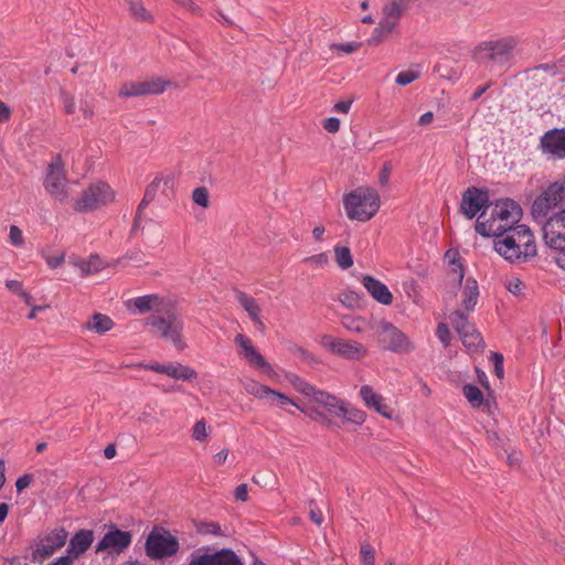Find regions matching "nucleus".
Returning a JSON list of instances; mask_svg holds the SVG:
<instances>
[{
  "instance_id": "nucleus-1",
  "label": "nucleus",
  "mask_w": 565,
  "mask_h": 565,
  "mask_svg": "<svg viewBox=\"0 0 565 565\" xmlns=\"http://www.w3.org/2000/svg\"><path fill=\"white\" fill-rule=\"evenodd\" d=\"M522 209L510 199L490 202L479 214L476 232L484 237H494L493 248L510 263H524L536 255V245L531 230L520 224Z\"/></svg>"
},
{
  "instance_id": "nucleus-2",
  "label": "nucleus",
  "mask_w": 565,
  "mask_h": 565,
  "mask_svg": "<svg viewBox=\"0 0 565 565\" xmlns=\"http://www.w3.org/2000/svg\"><path fill=\"white\" fill-rule=\"evenodd\" d=\"M287 380L298 393L323 407L330 415L342 417L345 422L356 426L365 423L366 414L362 409L350 405L333 394L319 390L295 373L287 374Z\"/></svg>"
},
{
  "instance_id": "nucleus-3",
  "label": "nucleus",
  "mask_w": 565,
  "mask_h": 565,
  "mask_svg": "<svg viewBox=\"0 0 565 565\" xmlns=\"http://www.w3.org/2000/svg\"><path fill=\"white\" fill-rule=\"evenodd\" d=\"M145 324L151 327L154 335L172 343L177 350L182 351L186 348L183 339L184 320L174 305L152 312L145 319Z\"/></svg>"
},
{
  "instance_id": "nucleus-4",
  "label": "nucleus",
  "mask_w": 565,
  "mask_h": 565,
  "mask_svg": "<svg viewBox=\"0 0 565 565\" xmlns=\"http://www.w3.org/2000/svg\"><path fill=\"white\" fill-rule=\"evenodd\" d=\"M343 204L350 220L365 222L379 211L380 196L375 190L361 186L347 194Z\"/></svg>"
},
{
  "instance_id": "nucleus-5",
  "label": "nucleus",
  "mask_w": 565,
  "mask_h": 565,
  "mask_svg": "<svg viewBox=\"0 0 565 565\" xmlns=\"http://www.w3.org/2000/svg\"><path fill=\"white\" fill-rule=\"evenodd\" d=\"M516 43V39L512 36L484 41L475 49L473 56L486 66L503 65L511 60Z\"/></svg>"
},
{
  "instance_id": "nucleus-6",
  "label": "nucleus",
  "mask_w": 565,
  "mask_h": 565,
  "mask_svg": "<svg viewBox=\"0 0 565 565\" xmlns=\"http://www.w3.org/2000/svg\"><path fill=\"white\" fill-rule=\"evenodd\" d=\"M116 199L115 190L105 181L90 182L73 203L74 211L87 213L111 204Z\"/></svg>"
},
{
  "instance_id": "nucleus-7",
  "label": "nucleus",
  "mask_w": 565,
  "mask_h": 565,
  "mask_svg": "<svg viewBox=\"0 0 565 565\" xmlns=\"http://www.w3.org/2000/svg\"><path fill=\"white\" fill-rule=\"evenodd\" d=\"M372 328L385 350L394 353H408L413 351L414 345L412 341L392 322L380 320Z\"/></svg>"
},
{
  "instance_id": "nucleus-8",
  "label": "nucleus",
  "mask_w": 565,
  "mask_h": 565,
  "mask_svg": "<svg viewBox=\"0 0 565 565\" xmlns=\"http://www.w3.org/2000/svg\"><path fill=\"white\" fill-rule=\"evenodd\" d=\"M146 553L151 559L173 556L179 551L178 540L164 529H153L146 541Z\"/></svg>"
},
{
  "instance_id": "nucleus-9",
  "label": "nucleus",
  "mask_w": 565,
  "mask_h": 565,
  "mask_svg": "<svg viewBox=\"0 0 565 565\" xmlns=\"http://www.w3.org/2000/svg\"><path fill=\"white\" fill-rule=\"evenodd\" d=\"M565 199V182H555L551 184L542 194H540L532 205V214L535 218H548L551 213Z\"/></svg>"
},
{
  "instance_id": "nucleus-10",
  "label": "nucleus",
  "mask_w": 565,
  "mask_h": 565,
  "mask_svg": "<svg viewBox=\"0 0 565 565\" xmlns=\"http://www.w3.org/2000/svg\"><path fill=\"white\" fill-rule=\"evenodd\" d=\"M45 190L61 203H64L68 199L66 190L67 180L64 172V163L60 156H56L50 163L45 179Z\"/></svg>"
},
{
  "instance_id": "nucleus-11",
  "label": "nucleus",
  "mask_w": 565,
  "mask_h": 565,
  "mask_svg": "<svg viewBox=\"0 0 565 565\" xmlns=\"http://www.w3.org/2000/svg\"><path fill=\"white\" fill-rule=\"evenodd\" d=\"M321 345L330 353L345 360L360 361L366 353V348L358 341H349L333 335H323Z\"/></svg>"
},
{
  "instance_id": "nucleus-12",
  "label": "nucleus",
  "mask_w": 565,
  "mask_h": 565,
  "mask_svg": "<svg viewBox=\"0 0 565 565\" xmlns=\"http://www.w3.org/2000/svg\"><path fill=\"white\" fill-rule=\"evenodd\" d=\"M450 322L460 335L463 345L477 352L483 348V341L477 329L468 321L466 313L461 310L454 311L450 317Z\"/></svg>"
},
{
  "instance_id": "nucleus-13",
  "label": "nucleus",
  "mask_w": 565,
  "mask_h": 565,
  "mask_svg": "<svg viewBox=\"0 0 565 565\" xmlns=\"http://www.w3.org/2000/svg\"><path fill=\"white\" fill-rule=\"evenodd\" d=\"M545 244L557 249L565 246V210L551 214L543 225Z\"/></svg>"
},
{
  "instance_id": "nucleus-14",
  "label": "nucleus",
  "mask_w": 565,
  "mask_h": 565,
  "mask_svg": "<svg viewBox=\"0 0 565 565\" xmlns=\"http://www.w3.org/2000/svg\"><path fill=\"white\" fill-rule=\"evenodd\" d=\"M169 82L160 77L146 79L142 82H128L121 85L118 94L120 97H138L152 94H161L169 86Z\"/></svg>"
},
{
  "instance_id": "nucleus-15",
  "label": "nucleus",
  "mask_w": 565,
  "mask_h": 565,
  "mask_svg": "<svg viewBox=\"0 0 565 565\" xmlns=\"http://www.w3.org/2000/svg\"><path fill=\"white\" fill-rule=\"evenodd\" d=\"M130 543L131 534L128 531H122L111 526L97 543L96 552L105 551L108 554H120L130 545Z\"/></svg>"
},
{
  "instance_id": "nucleus-16",
  "label": "nucleus",
  "mask_w": 565,
  "mask_h": 565,
  "mask_svg": "<svg viewBox=\"0 0 565 565\" xmlns=\"http://www.w3.org/2000/svg\"><path fill=\"white\" fill-rule=\"evenodd\" d=\"M67 532L63 527L54 529L40 537L35 545V554L41 557H49L62 548L67 541Z\"/></svg>"
},
{
  "instance_id": "nucleus-17",
  "label": "nucleus",
  "mask_w": 565,
  "mask_h": 565,
  "mask_svg": "<svg viewBox=\"0 0 565 565\" xmlns=\"http://www.w3.org/2000/svg\"><path fill=\"white\" fill-rule=\"evenodd\" d=\"M488 193L477 188H469L462 194L460 210L462 214L472 220L480 211L489 204Z\"/></svg>"
},
{
  "instance_id": "nucleus-18",
  "label": "nucleus",
  "mask_w": 565,
  "mask_h": 565,
  "mask_svg": "<svg viewBox=\"0 0 565 565\" xmlns=\"http://www.w3.org/2000/svg\"><path fill=\"white\" fill-rule=\"evenodd\" d=\"M172 180L169 177L157 175L151 183L147 186L145 195L138 205L137 214L135 218L134 228L140 225V218L142 211L149 205V203L156 198L158 192H162L164 195H169Z\"/></svg>"
},
{
  "instance_id": "nucleus-19",
  "label": "nucleus",
  "mask_w": 565,
  "mask_h": 565,
  "mask_svg": "<svg viewBox=\"0 0 565 565\" xmlns=\"http://www.w3.org/2000/svg\"><path fill=\"white\" fill-rule=\"evenodd\" d=\"M543 153L554 158H565V129H552L546 131L541 138Z\"/></svg>"
},
{
  "instance_id": "nucleus-20",
  "label": "nucleus",
  "mask_w": 565,
  "mask_h": 565,
  "mask_svg": "<svg viewBox=\"0 0 565 565\" xmlns=\"http://www.w3.org/2000/svg\"><path fill=\"white\" fill-rule=\"evenodd\" d=\"M234 342L241 349V353L250 365L256 366L268 374L273 372L270 364L264 359L246 335L241 333L237 334Z\"/></svg>"
},
{
  "instance_id": "nucleus-21",
  "label": "nucleus",
  "mask_w": 565,
  "mask_h": 565,
  "mask_svg": "<svg viewBox=\"0 0 565 565\" xmlns=\"http://www.w3.org/2000/svg\"><path fill=\"white\" fill-rule=\"evenodd\" d=\"M409 0H390L382 9V18L379 23L392 33L399 24L403 13L408 9Z\"/></svg>"
},
{
  "instance_id": "nucleus-22",
  "label": "nucleus",
  "mask_w": 565,
  "mask_h": 565,
  "mask_svg": "<svg viewBox=\"0 0 565 565\" xmlns=\"http://www.w3.org/2000/svg\"><path fill=\"white\" fill-rule=\"evenodd\" d=\"M359 395L367 408L375 411L385 418H392V409L384 403V397L376 393L371 385H362Z\"/></svg>"
},
{
  "instance_id": "nucleus-23",
  "label": "nucleus",
  "mask_w": 565,
  "mask_h": 565,
  "mask_svg": "<svg viewBox=\"0 0 565 565\" xmlns=\"http://www.w3.org/2000/svg\"><path fill=\"white\" fill-rule=\"evenodd\" d=\"M67 262L79 271L81 277L97 274L106 266L97 254H92L88 258H83L78 255L72 254L68 256Z\"/></svg>"
},
{
  "instance_id": "nucleus-24",
  "label": "nucleus",
  "mask_w": 565,
  "mask_h": 565,
  "mask_svg": "<svg viewBox=\"0 0 565 565\" xmlns=\"http://www.w3.org/2000/svg\"><path fill=\"white\" fill-rule=\"evenodd\" d=\"M94 540L93 531L82 530L76 532L70 540L68 546L65 551V556H68L74 563L92 545Z\"/></svg>"
},
{
  "instance_id": "nucleus-25",
  "label": "nucleus",
  "mask_w": 565,
  "mask_h": 565,
  "mask_svg": "<svg viewBox=\"0 0 565 565\" xmlns=\"http://www.w3.org/2000/svg\"><path fill=\"white\" fill-rule=\"evenodd\" d=\"M361 282L372 298L379 303L384 306L392 303L393 295L385 284L369 275L362 276Z\"/></svg>"
},
{
  "instance_id": "nucleus-26",
  "label": "nucleus",
  "mask_w": 565,
  "mask_h": 565,
  "mask_svg": "<svg viewBox=\"0 0 565 565\" xmlns=\"http://www.w3.org/2000/svg\"><path fill=\"white\" fill-rule=\"evenodd\" d=\"M235 298L241 307L247 312L254 324L259 329H264L265 324L260 317L262 309L258 301L254 297L241 290L235 291Z\"/></svg>"
},
{
  "instance_id": "nucleus-27",
  "label": "nucleus",
  "mask_w": 565,
  "mask_h": 565,
  "mask_svg": "<svg viewBox=\"0 0 565 565\" xmlns=\"http://www.w3.org/2000/svg\"><path fill=\"white\" fill-rule=\"evenodd\" d=\"M268 399H273V401L275 399L277 402V405L280 408H285L287 405H290V406L297 407L300 412L308 414L309 416H312V414H315V418L321 419L322 424L324 426H327V427L333 426L332 420L329 419L323 412L318 411V409H311L310 412H308L305 407H301L294 399L289 398L288 396H286L285 394H282L279 391L271 388Z\"/></svg>"
},
{
  "instance_id": "nucleus-28",
  "label": "nucleus",
  "mask_w": 565,
  "mask_h": 565,
  "mask_svg": "<svg viewBox=\"0 0 565 565\" xmlns=\"http://www.w3.org/2000/svg\"><path fill=\"white\" fill-rule=\"evenodd\" d=\"M445 262L448 264L447 277L450 281L461 286L465 277V269L460 260V255L455 249H449L445 254Z\"/></svg>"
},
{
  "instance_id": "nucleus-29",
  "label": "nucleus",
  "mask_w": 565,
  "mask_h": 565,
  "mask_svg": "<svg viewBox=\"0 0 565 565\" xmlns=\"http://www.w3.org/2000/svg\"><path fill=\"white\" fill-rule=\"evenodd\" d=\"M461 306L465 313L475 309L479 298V286L475 278L468 277L461 290Z\"/></svg>"
},
{
  "instance_id": "nucleus-30",
  "label": "nucleus",
  "mask_w": 565,
  "mask_h": 565,
  "mask_svg": "<svg viewBox=\"0 0 565 565\" xmlns=\"http://www.w3.org/2000/svg\"><path fill=\"white\" fill-rule=\"evenodd\" d=\"M130 301L134 303L136 310L139 313H145L148 311L158 312V310L162 309L163 307L171 305V302L163 301L158 295L154 294L140 296Z\"/></svg>"
},
{
  "instance_id": "nucleus-31",
  "label": "nucleus",
  "mask_w": 565,
  "mask_h": 565,
  "mask_svg": "<svg viewBox=\"0 0 565 565\" xmlns=\"http://www.w3.org/2000/svg\"><path fill=\"white\" fill-rule=\"evenodd\" d=\"M114 324L115 323L110 317L100 312H95L84 324V330L104 334L110 331L114 328Z\"/></svg>"
},
{
  "instance_id": "nucleus-32",
  "label": "nucleus",
  "mask_w": 565,
  "mask_h": 565,
  "mask_svg": "<svg viewBox=\"0 0 565 565\" xmlns=\"http://www.w3.org/2000/svg\"><path fill=\"white\" fill-rule=\"evenodd\" d=\"M164 374L174 380L192 381L196 377L194 369L179 362L166 363Z\"/></svg>"
},
{
  "instance_id": "nucleus-33",
  "label": "nucleus",
  "mask_w": 565,
  "mask_h": 565,
  "mask_svg": "<svg viewBox=\"0 0 565 565\" xmlns=\"http://www.w3.org/2000/svg\"><path fill=\"white\" fill-rule=\"evenodd\" d=\"M211 565H244L239 557L230 548H222L209 554Z\"/></svg>"
},
{
  "instance_id": "nucleus-34",
  "label": "nucleus",
  "mask_w": 565,
  "mask_h": 565,
  "mask_svg": "<svg viewBox=\"0 0 565 565\" xmlns=\"http://www.w3.org/2000/svg\"><path fill=\"white\" fill-rule=\"evenodd\" d=\"M333 250L335 263L341 269L345 270L353 266V256L349 247L335 245Z\"/></svg>"
},
{
  "instance_id": "nucleus-35",
  "label": "nucleus",
  "mask_w": 565,
  "mask_h": 565,
  "mask_svg": "<svg viewBox=\"0 0 565 565\" xmlns=\"http://www.w3.org/2000/svg\"><path fill=\"white\" fill-rule=\"evenodd\" d=\"M244 388L248 394H250L257 398H267L268 399L269 394L271 392V388L269 386L260 384L254 380H247L244 383Z\"/></svg>"
},
{
  "instance_id": "nucleus-36",
  "label": "nucleus",
  "mask_w": 565,
  "mask_h": 565,
  "mask_svg": "<svg viewBox=\"0 0 565 565\" xmlns=\"http://www.w3.org/2000/svg\"><path fill=\"white\" fill-rule=\"evenodd\" d=\"M463 395L472 407H479L483 403V394L475 384H466L462 388Z\"/></svg>"
},
{
  "instance_id": "nucleus-37",
  "label": "nucleus",
  "mask_w": 565,
  "mask_h": 565,
  "mask_svg": "<svg viewBox=\"0 0 565 565\" xmlns=\"http://www.w3.org/2000/svg\"><path fill=\"white\" fill-rule=\"evenodd\" d=\"M129 11L134 18L140 21H150L152 15L147 11L140 0H128Z\"/></svg>"
},
{
  "instance_id": "nucleus-38",
  "label": "nucleus",
  "mask_w": 565,
  "mask_h": 565,
  "mask_svg": "<svg viewBox=\"0 0 565 565\" xmlns=\"http://www.w3.org/2000/svg\"><path fill=\"white\" fill-rule=\"evenodd\" d=\"M198 533L202 535L224 536L225 533L216 522H200L196 525Z\"/></svg>"
},
{
  "instance_id": "nucleus-39",
  "label": "nucleus",
  "mask_w": 565,
  "mask_h": 565,
  "mask_svg": "<svg viewBox=\"0 0 565 565\" xmlns=\"http://www.w3.org/2000/svg\"><path fill=\"white\" fill-rule=\"evenodd\" d=\"M192 200L195 204L206 209L210 204V195L205 186L195 188L192 192Z\"/></svg>"
},
{
  "instance_id": "nucleus-40",
  "label": "nucleus",
  "mask_w": 565,
  "mask_h": 565,
  "mask_svg": "<svg viewBox=\"0 0 565 565\" xmlns=\"http://www.w3.org/2000/svg\"><path fill=\"white\" fill-rule=\"evenodd\" d=\"M342 326L353 332L360 333L364 330V322L360 318H355L353 316H343L341 319Z\"/></svg>"
},
{
  "instance_id": "nucleus-41",
  "label": "nucleus",
  "mask_w": 565,
  "mask_h": 565,
  "mask_svg": "<svg viewBox=\"0 0 565 565\" xmlns=\"http://www.w3.org/2000/svg\"><path fill=\"white\" fill-rule=\"evenodd\" d=\"M60 99L62 102L63 109L66 114L73 115L76 113V109H77L76 103H75L74 97L70 93H67L64 89H61Z\"/></svg>"
},
{
  "instance_id": "nucleus-42",
  "label": "nucleus",
  "mask_w": 565,
  "mask_h": 565,
  "mask_svg": "<svg viewBox=\"0 0 565 565\" xmlns=\"http://www.w3.org/2000/svg\"><path fill=\"white\" fill-rule=\"evenodd\" d=\"M418 76H419V73L414 70L403 71L397 74V76L395 78V83L401 86H406V85L413 83L414 81H416L418 78Z\"/></svg>"
},
{
  "instance_id": "nucleus-43",
  "label": "nucleus",
  "mask_w": 565,
  "mask_h": 565,
  "mask_svg": "<svg viewBox=\"0 0 565 565\" xmlns=\"http://www.w3.org/2000/svg\"><path fill=\"white\" fill-rule=\"evenodd\" d=\"M392 32L383 28L381 23L373 30L371 38L367 40L369 44H379L383 42Z\"/></svg>"
},
{
  "instance_id": "nucleus-44",
  "label": "nucleus",
  "mask_w": 565,
  "mask_h": 565,
  "mask_svg": "<svg viewBox=\"0 0 565 565\" xmlns=\"http://www.w3.org/2000/svg\"><path fill=\"white\" fill-rule=\"evenodd\" d=\"M302 263L309 264L313 267H324L329 264V256L327 253H319L303 258Z\"/></svg>"
},
{
  "instance_id": "nucleus-45",
  "label": "nucleus",
  "mask_w": 565,
  "mask_h": 565,
  "mask_svg": "<svg viewBox=\"0 0 565 565\" xmlns=\"http://www.w3.org/2000/svg\"><path fill=\"white\" fill-rule=\"evenodd\" d=\"M360 553H361V561H362L363 565H375L374 551L370 544H367V543L362 544Z\"/></svg>"
},
{
  "instance_id": "nucleus-46",
  "label": "nucleus",
  "mask_w": 565,
  "mask_h": 565,
  "mask_svg": "<svg viewBox=\"0 0 565 565\" xmlns=\"http://www.w3.org/2000/svg\"><path fill=\"white\" fill-rule=\"evenodd\" d=\"M207 437V428L204 419L195 423L192 429V438L198 441H203Z\"/></svg>"
},
{
  "instance_id": "nucleus-47",
  "label": "nucleus",
  "mask_w": 565,
  "mask_h": 565,
  "mask_svg": "<svg viewBox=\"0 0 565 565\" xmlns=\"http://www.w3.org/2000/svg\"><path fill=\"white\" fill-rule=\"evenodd\" d=\"M505 287L511 294L515 296L522 295L524 290L523 281L516 277L508 279V281L505 282Z\"/></svg>"
},
{
  "instance_id": "nucleus-48",
  "label": "nucleus",
  "mask_w": 565,
  "mask_h": 565,
  "mask_svg": "<svg viewBox=\"0 0 565 565\" xmlns=\"http://www.w3.org/2000/svg\"><path fill=\"white\" fill-rule=\"evenodd\" d=\"M436 335L444 344V347H448L450 342V331L446 323L440 322L437 326Z\"/></svg>"
},
{
  "instance_id": "nucleus-49",
  "label": "nucleus",
  "mask_w": 565,
  "mask_h": 565,
  "mask_svg": "<svg viewBox=\"0 0 565 565\" xmlns=\"http://www.w3.org/2000/svg\"><path fill=\"white\" fill-rule=\"evenodd\" d=\"M9 239L10 243L14 246H22L24 243L22 231L18 226L11 225L9 232Z\"/></svg>"
},
{
  "instance_id": "nucleus-50",
  "label": "nucleus",
  "mask_w": 565,
  "mask_h": 565,
  "mask_svg": "<svg viewBox=\"0 0 565 565\" xmlns=\"http://www.w3.org/2000/svg\"><path fill=\"white\" fill-rule=\"evenodd\" d=\"M42 257L45 259L47 266L51 269H55V268L60 267L65 262L64 254H60L56 256H49V255H45L44 253H42Z\"/></svg>"
},
{
  "instance_id": "nucleus-51",
  "label": "nucleus",
  "mask_w": 565,
  "mask_h": 565,
  "mask_svg": "<svg viewBox=\"0 0 565 565\" xmlns=\"http://www.w3.org/2000/svg\"><path fill=\"white\" fill-rule=\"evenodd\" d=\"M360 44L356 42H350V43H337L332 44V49L343 52L345 54H350L359 49Z\"/></svg>"
},
{
  "instance_id": "nucleus-52",
  "label": "nucleus",
  "mask_w": 565,
  "mask_h": 565,
  "mask_svg": "<svg viewBox=\"0 0 565 565\" xmlns=\"http://www.w3.org/2000/svg\"><path fill=\"white\" fill-rule=\"evenodd\" d=\"M491 359L494 364V373L495 375L501 379L503 376V356L500 353H492Z\"/></svg>"
},
{
  "instance_id": "nucleus-53",
  "label": "nucleus",
  "mask_w": 565,
  "mask_h": 565,
  "mask_svg": "<svg viewBox=\"0 0 565 565\" xmlns=\"http://www.w3.org/2000/svg\"><path fill=\"white\" fill-rule=\"evenodd\" d=\"M552 259L558 268L565 271V246L555 249Z\"/></svg>"
},
{
  "instance_id": "nucleus-54",
  "label": "nucleus",
  "mask_w": 565,
  "mask_h": 565,
  "mask_svg": "<svg viewBox=\"0 0 565 565\" xmlns=\"http://www.w3.org/2000/svg\"><path fill=\"white\" fill-rule=\"evenodd\" d=\"M323 128L331 134L338 132L340 129V120L337 117H329L324 119Z\"/></svg>"
},
{
  "instance_id": "nucleus-55",
  "label": "nucleus",
  "mask_w": 565,
  "mask_h": 565,
  "mask_svg": "<svg viewBox=\"0 0 565 565\" xmlns=\"http://www.w3.org/2000/svg\"><path fill=\"white\" fill-rule=\"evenodd\" d=\"M32 482V476L31 475H23L19 477L15 481V488L18 492L23 491L26 489Z\"/></svg>"
},
{
  "instance_id": "nucleus-56",
  "label": "nucleus",
  "mask_w": 565,
  "mask_h": 565,
  "mask_svg": "<svg viewBox=\"0 0 565 565\" xmlns=\"http://www.w3.org/2000/svg\"><path fill=\"white\" fill-rule=\"evenodd\" d=\"M234 498L237 501H242V502H245L247 500L248 492H247V486L245 483H242L235 488Z\"/></svg>"
},
{
  "instance_id": "nucleus-57",
  "label": "nucleus",
  "mask_w": 565,
  "mask_h": 565,
  "mask_svg": "<svg viewBox=\"0 0 565 565\" xmlns=\"http://www.w3.org/2000/svg\"><path fill=\"white\" fill-rule=\"evenodd\" d=\"M139 366L142 367L143 370L152 371V372H156V373H162V374H164V370H166V363L161 364V363H158V362H154V363H141V364H139Z\"/></svg>"
},
{
  "instance_id": "nucleus-58",
  "label": "nucleus",
  "mask_w": 565,
  "mask_h": 565,
  "mask_svg": "<svg viewBox=\"0 0 565 565\" xmlns=\"http://www.w3.org/2000/svg\"><path fill=\"white\" fill-rule=\"evenodd\" d=\"M6 287L18 296L24 290L19 280L10 279L6 281Z\"/></svg>"
},
{
  "instance_id": "nucleus-59",
  "label": "nucleus",
  "mask_w": 565,
  "mask_h": 565,
  "mask_svg": "<svg viewBox=\"0 0 565 565\" xmlns=\"http://www.w3.org/2000/svg\"><path fill=\"white\" fill-rule=\"evenodd\" d=\"M188 565H211L209 554L193 556Z\"/></svg>"
},
{
  "instance_id": "nucleus-60",
  "label": "nucleus",
  "mask_w": 565,
  "mask_h": 565,
  "mask_svg": "<svg viewBox=\"0 0 565 565\" xmlns=\"http://www.w3.org/2000/svg\"><path fill=\"white\" fill-rule=\"evenodd\" d=\"M84 118H90L94 115V110L88 100H82L78 107Z\"/></svg>"
},
{
  "instance_id": "nucleus-61",
  "label": "nucleus",
  "mask_w": 565,
  "mask_h": 565,
  "mask_svg": "<svg viewBox=\"0 0 565 565\" xmlns=\"http://www.w3.org/2000/svg\"><path fill=\"white\" fill-rule=\"evenodd\" d=\"M228 454H230V451L226 448H224L221 451H218L217 454H215L213 456L214 463L217 466L225 463L228 458Z\"/></svg>"
},
{
  "instance_id": "nucleus-62",
  "label": "nucleus",
  "mask_w": 565,
  "mask_h": 565,
  "mask_svg": "<svg viewBox=\"0 0 565 565\" xmlns=\"http://www.w3.org/2000/svg\"><path fill=\"white\" fill-rule=\"evenodd\" d=\"M11 116V109L2 100H0V122L8 121Z\"/></svg>"
},
{
  "instance_id": "nucleus-63",
  "label": "nucleus",
  "mask_w": 565,
  "mask_h": 565,
  "mask_svg": "<svg viewBox=\"0 0 565 565\" xmlns=\"http://www.w3.org/2000/svg\"><path fill=\"white\" fill-rule=\"evenodd\" d=\"M351 105H352L351 100H341L334 105V109L339 113L347 114V113H349Z\"/></svg>"
},
{
  "instance_id": "nucleus-64",
  "label": "nucleus",
  "mask_w": 565,
  "mask_h": 565,
  "mask_svg": "<svg viewBox=\"0 0 565 565\" xmlns=\"http://www.w3.org/2000/svg\"><path fill=\"white\" fill-rule=\"evenodd\" d=\"M73 564H74V562L68 556L62 555V556L57 557L55 561H53L52 563H50L49 565H73Z\"/></svg>"
}]
</instances>
